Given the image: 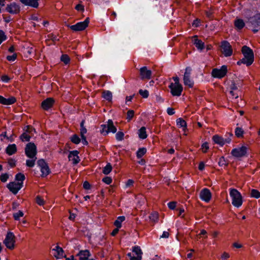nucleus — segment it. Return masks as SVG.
Here are the masks:
<instances>
[{
    "instance_id": "nucleus-1",
    "label": "nucleus",
    "mask_w": 260,
    "mask_h": 260,
    "mask_svg": "<svg viewBox=\"0 0 260 260\" xmlns=\"http://www.w3.org/2000/svg\"><path fill=\"white\" fill-rule=\"evenodd\" d=\"M25 153L29 159L26 161V165L28 167L32 168L35 165L37 160V146L34 143H28L25 148Z\"/></svg>"
},
{
    "instance_id": "nucleus-2",
    "label": "nucleus",
    "mask_w": 260,
    "mask_h": 260,
    "mask_svg": "<svg viewBox=\"0 0 260 260\" xmlns=\"http://www.w3.org/2000/svg\"><path fill=\"white\" fill-rule=\"evenodd\" d=\"M241 51L244 57L237 61V64L240 66L241 64H245L247 66H250L254 61L253 51L247 46H243Z\"/></svg>"
},
{
    "instance_id": "nucleus-3",
    "label": "nucleus",
    "mask_w": 260,
    "mask_h": 260,
    "mask_svg": "<svg viewBox=\"0 0 260 260\" xmlns=\"http://www.w3.org/2000/svg\"><path fill=\"white\" fill-rule=\"evenodd\" d=\"M173 80L174 83H171L169 86L171 93L173 96H179L182 93L183 87L179 83V78L178 77H173Z\"/></svg>"
},
{
    "instance_id": "nucleus-4",
    "label": "nucleus",
    "mask_w": 260,
    "mask_h": 260,
    "mask_svg": "<svg viewBox=\"0 0 260 260\" xmlns=\"http://www.w3.org/2000/svg\"><path fill=\"white\" fill-rule=\"evenodd\" d=\"M230 196L232 199V205L237 208L241 206L243 203V200L240 192L234 188L230 189Z\"/></svg>"
},
{
    "instance_id": "nucleus-5",
    "label": "nucleus",
    "mask_w": 260,
    "mask_h": 260,
    "mask_svg": "<svg viewBox=\"0 0 260 260\" xmlns=\"http://www.w3.org/2000/svg\"><path fill=\"white\" fill-rule=\"evenodd\" d=\"M247 23L254 33L260 30V13L255 14L254 16L248 18Z\"/></svg>"
},
{
    "instance_id": "nucleus-6",
    "label": "nucleus",
    "mask_w": 260,
    "mask_h": 260,
    "mask_svg": "<svg viewBox=\"0 0 260 260\" xmlns=\"http://www.w3.org/2000/svg\"><path fill=\"white\" fill-rule=\"evenodd\" d=\"M3 243L8 249L13 250L15 248L16 243L15 236L14 233L8 232L6 235Z\"/></svg>"
},
{
    "instance_id": "nucleus-7",
    "label": "nucleus",
    "mask_w": 260,
    "mask_h": 260,
    "mask_svg": "<svg viewBox=\"0 0 260 260\" xmlns=\"http://www.w3.org/2000/svg\"><path fill=\"white\" fill-rule=\"evenodd\" d=\"M101 127V133L104 136L108 135L109 133H115L117 131L116 127L111 119L108 120L107 124L102 125Z\"/></svg>"
},
{
    "instance_id": "nucleus-8",
    "label": "nucleus",
    "mask_w": 260,
    "mask_h": 260,
    "mask_svg": "<svg viewBox=\"0 0 260 260\" xmlns=\"http://www.w3.org/2000/svg\"><path fill=\"white\" fill-rule=\"evenodd\" d=\"M227 73V66L223 65L220 68L213 69L212 71L211 75L214 78L221 79L226 76Z\"/></svg>"
},
{
    "instance_id": "nucleus-9",
    "label": "nucleus",
    "mask_w": 260,
    "mask_h": 260,
    "mask_svg": "<svg viewBox=\"0 0 260 260\" xmlns=\"http://www.w3.org/2000/svg\"><path fill=\"white\" fill-rule=\"evenodd\" d=\"M89 23V18L87 17L83 21L78 22L72 25H68V26L74 31H82L88 26Z\"/></svg>"
},
{
    "instance_id": "nucleus-10",
    "label": "nucleus",
    "mask_w": 260,
    "mask_h": 260,
    "mask_svg": "<svg viewBox=\"0 0 260 260\" xmlns=\"http://www.w3.org/2000/svg\"><path fill=\"white\" fill-rule=\"evenodd\" d=\"M142 252L140 247L136 246L133 247V252L128 253L127 256L130 260H141Z\"/></svg>"
},
{
    "instance_id": "nucleus-11",
    "label": "nucleus",
    "mask_w": 260,
    "mask_h": 260,
    "mask_svg": "<svg viewBox=\"0 0 260 260\" xmlns=\"http://www.w3.org/2000/svg\"><path fill=\"white\" fill-rule=\"evenodd\" d=\"M37 164L40 168L41 176L46 177L50 173V169L47 163L43 159H39Z\"/></svg>"
},
{
    "instance_id": "nucleus-12",
    "label": "nucleus",
    "mask_w": 260,
    "mask_h": 260,
    "mask_svg": "<svg viewBox=\"0 0 260 260\" xmlns=\"http://www.w3.org/2000/svg\"><path fill=\"white\" fill-rule=\"evenodd\" d=\"M190 68H186L184 74L183 83L185 85L188 86L189 88H192L193 86L194 82L190 79Z\"/></svg>"
},
{
    "instance_id": "nucleus-13",
    "label": "nucleus",
    "mask_w": 260,
    "mask_h": 260,
    "mask_svg": "<svg viewBox=\"0 0 260 260\" xmlns=\"http://www.w3.org/2000/svg\"><path fill=\"white\" fill-rule=\"evenodd\" d=\"M222 53L226 57L230 56L233 54V50L230 44L226 41H223L221 44Z\"/></svg>"
},
{
    "instance_id": "nucleus-14",
    "label": "nucleus",
    "mask_w": 260,
    "mask_h": 260,
    "mask_svg": "<svg viewBox=\"0 0 260 260\" xmlns=\"http://www.w3.org/2000/svg\"><path fill=\"white\" fill-rule=\"evenodd\" d=\"M247 147L245 146H243L241 147L233 149L231 152V154L234 157H241L245 155L247 153Z\"/></svg>"
},
{
    "instance_id": "nucleus-15",
    "label": "nucleus",
    "mask_w": 260,
    "mask_h": 260,
    "mask_svg": "<svg viewBox=\"0 0 260 260\" xmlns=\"http://www.w3.org/2000/svg\"><path fill=\"white\" fill-rule=\"evenodd\" d=\"M53 256L56 259H61L65 257L64 252L63 249L58 245L51 249Z\"/></svg>"
},
{
    "instance_id": "nucleus-16",
    "label": "nucleus",
    "mask_w": 260,
    "mask_h": 260,
    "mask_svg": "<svg viewBox=\"0 0 260 260\" xmlns=\"http://www.w3.org/2000/svg\"><path fill=\"white\" fill-rule=\"evenodd\" d=\"M23 187V183L11 182L7 184V187L14 194L17 193L18 191Z\"/></svg>"
},
{
    "instance_id": "nucleus-17",
    "label": "nucleus",
    "mask_w": 260,
    "mask_h": 260,
    "mask_svg": "<svg viewBox=\"0 0 260 260\" xmlns=\"http://www.w3.org/2000/svg\"><path fill=\"white\" fill-rule=\"evenodd\" d=\"M6 10L11 14H17L19 13V6L15 3H12L7 5Z\"/></svg>"
},
{
    "instance_id": "nucleus-18",
    "label": "nucleus",
    "mask_w": 260,
    "mask_h": 260,
    "mask_svg": "<svg viewBox=\"0 0 260 260\" xmlns=\"http://www.w3.org/2000/svg\"><path fill=\"white\" fill-rule=\"evenodd\" d=\"M211 193L210 190L207 188H204L200 192V199L205 202H209L211 199Z\"/></svg>"
},
{
    "instance_id": "nucleus-19",
    "label": "nucleus",
    "mask_w": 260,
    "mask_h": 260,
    "mask_svg": "<svg viewBox=\"0 0 260 260\" xmlns=\"http://www.w3.org/2000/svg\"><path fill=\"white\" fill-rule=\"evenodd\" d=\"M152 72L146 67H143L140 69V75L141 79H150L151 77Z\"/></svg>"
},
{
    "instance_id": "nucleus-20",
    "label": "nucleus",
    "mask_w": 260,
    "mask_h": 260,
    "mask_svg": "<svg viewBox=\"0 0 260 260\" xmlns=\"http://www.w3.org/2000/svg\"><path fill=\"white\" fill-rule=\"evenodd\" d=\"M212 140L216 144L221 146H223L226 143H230L231 139L230 138L223 139L218 135H214L212 137Z\"/></svg>"
},
{
    "instance_id": "nucleus-21",
    "label": "nucleus",
    "mask_w": 260,
    "mask_h": 260,
    "mask_svg": "<svg viewBox=\"0 0 260 260\" xmlns=\"http://www.w3.org/2000/svg\"><path fill=\"white\" fill-rule=\"evenodd\" d=\"M79 152L77 150H73L70 152L68 158L69 161L73 164L76 165L80 161V158L78 156Z\"/></svg>"
},
{
    "instance_id": "nucleus-22",
    "label": "nucleus",
    "mask_w": 260,
    "mask_h": 260,
    "mask_svg": "<svg viewBox=\"0 0 260 260\" xmlns=\"http://www.w3.org/2000/svg\"><path fill=\"white\" fill-rule=\"evenodd\" d=\"M54 100L52 98H48L44 100L41 104L42 108L45 110H48L54 104Z\"/></svg>"
},
{
    "instance_id": "nucleus-23",
    "label": "nucleus",
    "mask_w": 260,
    "mask_h": 260,
    "mask_svg": "<svg viewBox=\"0 0 260 260\" xmlns=\"http://www.w3.org/2000/svg\"><path fill=\"white\" fill-rule=\"evenodd\" d=\"M16 101V99L13 96H11L10 98L6 99L0 95V104L2 105H10L15 103Z\"/></svg>"
},
{
    "instance_id": "nucleus-24",
    "label": "nucleus",
    "mask_w": 260,
    "mask_h": 260,
    "mask_svg": "<svg viewBox=\"0 0 260 260\" xmlns=\"http://www.w3.org/2000/svg\"><path fill=\"white\" fill-rule=\"evenodd\" d=\"M192 42L197 49L200 51H202L205 48L204 43L201 40L198 39L197 36H193Z\"/></svg>"
},
{
    "instance_id": "nucleus-25",
    "label": "nucleus",
    "mask_w": 260,
    "mask_h": 260,
    "mask_svg": "<svg viewBox=\"0 0 260 260\" xmlns=\"http://www.w3.org/2000/svg\"><path fill=\"white\" fill-rule=\"evenodd\" d=\"M90 255V252L88 250H80L77 254V256L79 257V260H89Z\"/></svg>"
},
{
    "instance_id": "nucleus-26",
    "label": "nucleus",
    "mask_w": 260,
    "mask_h": 260,
    "mask_svg": "<svg viewBox=\"0 0 260 260\" xmlns=\"http://www.w3.org/2000/svg\"><path fill=\"white\" fill-rule=\"evenodd\" d=\"M39 0H20L24 5L30 6L34 8H37L39 6Z\"/></svg>"
},
{
    "instance_id": "nucleus-27",
    "label": "nucleus",
    "mask_w": 260,
    "mask_h": 260,
    "mask_svg": "<svg viewBox=\"0 0 260 260\" xmlns=\"http://www.w3.org/2000/svg\"><path fill=\"white\" fill-rule=\"evenodd\" d=\"M17 150L16 144H9L6 148V153L9 155H12L15 154Z\"/></svg>"
},
{
    "instance_id": "nucleus-28",
    "label": "nucleus",
    "mask_w": 260,
    "mask_h": 260,
    "mask_svg": "<svg viewBox=\"0 0 260 260\" xmlns=\"http://www.w3.org/2000/svg\"><path fill=\"white\" fill-rule=\"evenodd\" d=\"M176 124L178 127L182 128L183 131H185L187 128V123L186 121L181 118H179L176 120Z\"/></svg>"
},
{
    "instance_id": "nucleus-29",
    "label": "nucleus",
    "mask_w": 260,
    "mask_h": 260,
    "mask_svg": "<svg viewBox=\"0 0 260 260\" xmlns=\"http://www.w3.org/2000/svg\"><path fill=\"white\" fill-rule=\"evenodd\" d=\"M245 22L242 19L237 18L234 22V25L235 27L238 29L241 30L245 26Z\"/></svg>"
},
{
    "instance_id": "nucleus-30",
    "label": "nucleus",
    "mask_w": 260,
    "mask_h": 260,
    "mask_svg": "<svg viewBox=\"0 0 260 260\" xmlns=\"http://www.w3.org/2000/svg\"><path fill=\"white\" fill-rule=\"evenodd\" d=\"M125 219L124 216H118L116 220L114 221V224L118 228H120L122 226V222H123Z\"/></svg>"
},
{
    "instance_id": "nucleus-31",
    "label": "nucleus",
    "mask_w": 260,
    "mask_h": 260,
    "mask_svg": "<svg viewBox=\"0 0 260 260\" xmlns=\"http://www.w3.org/2000/svg\"><path fill=\"white\" fill-rule=\"evenodd\" d=\"M139 137L141 139H145L147 137L146 129L144 126L142 127L138 131Z\"/></svg>"
},
{
    "instance_id": "nucleus-32",
    "label": "nucleus",
    "mask_w": 260,
    "mask_h": 260,
    "mask_svg": "<svg viewBox=\"0 0 260 260\" xmlns=\"http://www.w3.org/2000/svg\"><path fill=\"white\" fill-rule=\"evenodd\" d=\"M102 97L106 100L111 102L112 100V93L110 91H105L103 92Z\"/></svg>"
},
{
    "instance_id": "nucleus-33",
    "label": "nucleus",
    "mask_w": 260,
    "mask_h": 260,
    "mask_svg": "<svg viewBox=\"0 0 260 260\" xmlns=\"http://www.w3.org/2000/svg\"><path fill=\"white\" fill-rule=\"evenodd\" d=\"M147 152V149L146 148L142 147L139 148L136 153V155L138 158H141L143 155H144Z\"/></svg>"
},
{
    "instance_id": "nucleus-34",
    "label": "nucleus",
    "mask_w": 260,
    "mask_h": 260,
    "mask_svg": "<svg viewBox=\"0 0 260 260\" xmlns=\"http://www.w3.org/2000/svg\"><path fill=\"white\" fill-rule=\"evenodd\" d=\"M25 177L24 175L22 173H19L16 175L15 176V180L18 181V183H23V181L25 180Z\"/></svg>"
},
{
    "instance_id": "nucleus-35",
    "label": "nucleus",
    "mask_w": 260,
    "mask_h": 260,
    "mask_svg": "<svg viewBox=\"0 0 260 260\" xmlns=\"http://www.w3.org/2000/svg\"><path fill=\"white\" fill-rule=\"evenodd\" d=\"M112 167L110 163H108L103 168V173L105 175L109 174L112 171Z\"/></svg>"
},
{
    "instance_id": "nucleus-36",
    "label": "nucleus",
    "mask_w": 260,
    "mask_h": 260,
    "mask_svg": "<svg viewBox=\"0 0 260 260\" xmlns=\"http://www.w3.org/2000/svg\"><path fill=\"white\" fill-rule=\"evenodd\" d=\"M71 141L75 144H78L81 142V139L79 137L76 135H73L70 138Z\"/></svg>"
},
{
    "instance_id": "nucleus-37",
    "label": "nucleus",
    "mask_w": 260,
    "mask_h": 260,
    "mask_svg": "<svg viewBox=\"0 0 260 260\" xmlns=\"http://www.w3.org/2000/svg\"><path fill=\"white\" fill-rule=\"evenodd\" d=\"M150 219L154 223H156L158 220V214L157 212L152 213L149 216Z\"/></svg>"
},
{
    "instance_id": "nucleus-38",
    "label": "nucleus",
    "mask_w": 260,
    "mask_h": 260,
    "mask_svg": "<svg viewBox=\"0 0 260 260\" xmlns=\"http://www.w3.org/2000/svg\"><path fill=\"white\" fill-rule=\"evenodd\" d=\"M250 196L252 198L258 199L260 198V192L256 189H252L251 190Z\"/></svg>"
},
{
    "instance_id": "nucleus-39",
    "label": "nucleus",
    "mask_w": 260,
    "mask_h": 260,
    "mask_svg": "<svg viewBox=\"0 0 260 260\" xmlns=\"http://www.w3.org/2000/svg\"><path fill=\"white\" fill-rule=\"evenodd\" d=\"M235 135L237 137L239 138V137H241L243 136V134H244V131L242 128L236 127V128L235 129Z\"/></svg>"
},
{
    "instance_id": "nucleus-40",
    "label": "nucleus",
    "mask_w": 260,
    "mask_h": 260,
    "mask_svg": "<svg viewBox=\"0 0 260 260\" xmlns=\"http://www.w3.org/2000/svg\"><path fill=\"white\" fill-rule=\"evenodd\" d=\"M61 61L63 62L66 64H68L70 61V58L69 56L67 54H63L60 57Z\"/></svg>"
},
{
    "instance_id": "nucleus-41",
    "label": "nucleus",
    "mask_w": 260,
    "mask_h": 260,
    "mask_svg": "<svg viewBox=\"0 0 260 260\" xmlns=\"http://www.w3.org/2000/svg\"><path fill=\"white\" fill-rule=\"evenodd\" d=\"M24 214L22 211L19 210L18 212L13 214V217L16 220H18L20 217L23 216Z\"/></svg>"
},
{
    "instance_id": "nucleus-42",
    "label": "nucleus",
    "mask_w": 260,
    "mask_h": 260,
    "mask_svg": "<svg viewBox=\"0 0 260 260\" xmlns=\"http://www.w3.org/2000/svg\"><path fill=\"white\" fill-rule=\"evenodd\" d=\"M139 93L143 98H147L149 96V92L147 90L140 89Z\"/></svg>"
},
{
    "instance_id": "nucleus-43",
    "label": "nucleus",
    "mask_w": 260,
    "mask_h": 260,
    "mask_svg": "<svg viewBox=\"0 0 260 260\" xmlns=\"http://www.w3.org/2000/svg\"><path fill=\"white\" fill-rule=\"evenodd\" d=\"M20 139L22 141H29L30 139V137L26 133H24L21 135Z\"/></svg>"
},
{
    "instance_id": "nucleus-44",
    "label": "nucleus",
    "mask_w": 260,
    "mask_h": 260,
    "mask_svg": "<svg viewBox=\"0 0 260 260\" xmlns=\"http://www.w3.org/2000/svg\"><path fill=\"white\" fill-rule=\"evenodd\" d=\"M116 139L118 141H121L123 139L124 133L122 132H118L115 135Z\"/></svg>"
},
{
    "instance_id": "nucleus-45",
    "label": "nucleus",
    "mask_w": 260,
    "mask_h": 260,
    "mask_svg": "<svg viewBox=\"0 0 260 260\" xmlns=\"http://www.w3.org/2000/svg\"><path fill=\"white\" fill-rule=\"evenodd\" d=\"M134 116V110H128L127 112V117L126 119L128 121H129L132 120L133 117Z\"/></svg>"
},
{
    "instance_id": "nucleus-46",
    "label": "nucleus",
    "mask_w": 260,
    "mask_h": 260,
    "mask_svg": "<svg viewBox=\"0 0 260 260\" xmlns=\"http://www.w3.org/2000/svg\"><path fill=\"white\" fill-rule=\"evenodd\" d=\"M230 90H233L236 92H239L238 88L234 82H232L229 87Z\"/></svg>"
},
{
    "instance_id": "nucleus-47",
    "label": "nucleus",
    "mask_w": 260,
    "mask_h": 260,
    "mask_svg": "<svg viewBox=\"0 0 260 260\" xmlns=\"http://www.w3.org/2000/svg\"><path fill=\"white\" fill-rule=\"evenodd\" d=\"M7 39V36L5 33L2 30H0V45L3 42Z\"/></svg>"
},
{
    "instance_id": "nucleus-48",
    "label": "nucleus",
    "mask_w": 260,
    "mask_h": 260,
    "mask_svg": "<svg viewBox=\"0 0 260 260\" xmlns=\"http://www.w3.org/2000/svg\"><path fill=\"white\" fill-rule=\"evenodd\" d=\"M218 165L220 167L226 166L227 164L224 157H221L218 161Z\"/></svg>"
},
{
    "instance_id": "nucleus-49",
    "label": "nucleus",
    "mask_w": 260,
    "mask_h": 260,
    "mask_svg": "<svg viewBox=\"0 0 260 260\" xmlns=\"http://www.w3.org/2000/svg\"><path fill=\"white\" fill-rule=\"evenodd\" d=\"M201 149L204 153H206L209 149L208 144L207 142L204 143L202 145Z\"/></svg>"
},
{
    "instance_id": "nucleus-50",
    "label": "nucleus",
    "mask_w": 260,
    "mask_h": 260,
    "mask_svg": "<svg viewBox=\"0 0 260 260\" xmlns=\"http://www.w3.org/2000/svg\"><path fill=\"white\" fill-rule=\"evenodd\" d=\"M9 178V175L7 173L2 174L1 176V180L3 182H6Z\"/></svg>"
},
{
    "instance_id": "nucleus-51",
    "label": "nucleus",
    "mask_w": 260,
    "mask_h": 260,
    "mask_svg": "<svg viewBox=\"0 0 260 260\" xmlns=\"http://www.w3.org/2000/svg\"><path fill=\"white\" fill-rule=\"evenodd\" d=\"M17 58V54L14 53L12 55H8L7 56V59L9 61H14Z\"/></svg>"
},
{
    "instance_id": "nucleus-52",
    "label": "nucleus",
    "mask_w": 260,
    "mask_h": 260,
    "mask_svg": "<svg viewBox=\"0 0 260 260\" xmlns=\"http://www.w3.org/2000/svg\"><path fill=\"white\" fill-rule=\"evenodd\" d=\"M36 202L40 206H42L44 204V200L40 196H37L36 197Z\"/></svg>"
},
{
    "instance_id": "nucleus-53",
    "label": "nucleus",
    "mask_w": 260,
    "mask_h": 260,
    "mask_svg": "<svg viewBox=\"0 0 260 260\" xmlns=\"http://www.w3.org/2000/svg\"><path fill=\"white\" fill-rule=\"evenodd\" d=\"M102 181L107 184H110L111 183L112 180L110 177H105L103 178Z\"/></svg>"
},
{
    "instance_id": "nucleus-54",
    "label": "nucleus",
    "mask_w": 260,
    "mask_h": 260,
    "mask_svg": "<svg viewBox=\"0 0 260 260\" xmlns=\"http://www.w3.org/2000/svg\"><path fill=\"white\" fill-rule=\"evenodd\" d=\"M239 92H236L233 90H230V93L232 99H237L239 96Z\"/></svg>"
},
{
    "instance_id": "nucleus-55",
    "label": "nucleus",
    "mask_w": 260,
    "mask_h": 260,
    "mask_svg": "<svg viewBox=\"0 0 260 260\" xmlns=\"http://www.w3.org/2000/svg\"><path fill=\"white\" fill-rule=\"evenodd\" d=\"M168 206L171 210H174L176 208V202H170L168 203Z\"/></svg>"
},
{
    "instance_id": "nucleus-56",
    "label": "nucleus",
    "mask_w": 260,
    "mask_h": 260,
    "mask_svg": "<svg viewBox=\"0 0 260 260\" xmlns=\"http://www.w3.org/2000/svg\"><path fill=\"white\" fill-rule=\"evenodd\" d=\"M10 80V78L6 75H3L1 77V80L5 83H8Z\"/></svg>"
},
{
    "instance_id": "nucleus-57",
    "label": "nucleus",
    "mask_w": 260,
    "mask_h": 260,
    "mask_svg": "<svg viewBox=\"0 0 260 260\" xmlns=\"http://www.w3.org/2000/svg\"><path fill=\"white\" fill-rule=\"evenodd\" d=\"M75 9L78 11H83L84 10V6L81 4H78L76 5Z\"/></svg>"
},
{
    "instance_id": "nucleus-58",
    "label": "nucleus",
    "mask_w": 260,
    "mask_h": 260,
    "mask_svg": "<svg viewBox=\"0 0 260 260\" xmlns=\"http://www.w3.org/2000/svg\"><path fill=\"white\" fill-rule=\"evenodd\" d=\"M230 257V254L225 252H224L221 256V258L223 260H226Z\"/></svg>"
},
{
    "instance_id": "nucleus-59",
    "label": "nucleus",
    "mask_w": 260,
    "mask_h": 260,
    "mask_svg": "<svg viewBox=\"0 0 260 260\" xmlns=\"http://www.w3.org/2000/svg\"><path fill=\"white\" fill-rule=\"evenodd\" d=\"M87 133V129L85 127H83L80 128V135L81 137L85 136V134Z\"/></svg>"
},
{
    "instance_id": "nucleus-60",
    "label": "nucleus",
    "mask_w": 260,
    "mask_h": 260,
    "mask_svg": "<svg viewBox=\"0 0 260 260\" xmlns=\"http://www.w3.org/2000/svg\"><path fill=\"white\" fill-rule=\"evenodd\" d=\"M200 20L198 19L194 20L192 23V26L195 27H197L200 25Z\"/></svg>"
},
{
    "instance_id": "nucleus-61",
    "label": "nucleus",
    "mask_w": 260,
    "mask_h": 260,
    "mask_svg": "<svg viewBox=\"0 0 260 260\" xmlns=\"http://www.w3.org/2000/svg\"><path fill=\"white\" fill-rule=\"evenodd\" d=\"M167 112L169 115H172L175 114V110L172 108H168L167 110Z\"/></svg>"
},
{
    "instance_id": "nucleus-62",
    "label": "nucleus",
    "mask_w": 260,
    "mask_h": 260,
    "mask_svg": "<svg viewBox=\"0 0 260 260\" xmlns=\"http://www.w3.org/2000/svg\"><path fill=\"white\" fill-rule=\"evenodd\" d=\"M8 164L9 165L11 166L12 167H14L15 166V164H16V160L14 159H9L8 160Z\"/></svg>"
},
{
    "instance_id": "nucleus-63",
    "label": "nucleus",
    "mask_w": 260,
    "mask_h": 260,
    "mask_svg": "<svg viewBox=\"0 0 260 260\" xmlns=\"http://www.w3.org/2000/svg\"><path fill=\"white\" fill-rule=\"evenodd\" d=\"M213 13H214L213 10V9H211L206 12V15L208 18L211 17Z\"/></svg>"
},
{
    "instance_id": "nucleus-64",
    "label": "nucleus",
    "mask_w": 260,
    "mask_h": 260,
    "mask_svg": "<svg viewBox=\"0 0 260 260\" xmlns=\"http://www.w3.org/2000/svg\"><path fill=\"white\" fill-rule=\"evenodd\" d=\"M83 187L86 189H89L90 188V184L87 181H85L83 183Z\"/></svg>"
}]
</instances>
